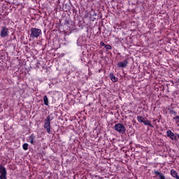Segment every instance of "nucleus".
<instances>
[{
    "mask_svg": "<svg viewBox=\"0 0 179 179\" xmlns=\"http://www.w3.org/2000/svg\"><path fill=\"white\" fill-rule=\"evenodd\" d=\"M105 48L106 50H111L112 48H111V45H106Z\"/></svg>",
    "mask_w": 179,
    "mask_h": 179,
    "instance_id": "obj_15",
    "label": "nucleus"
},
{
    "mask_svg": "<svg viewBox=\"0 0 179 179\" xmlns=\"http://www.w3.org/2000/svg\"><path fill=\"white\" fill-rule=\"evenodd\" d=\"M110 79L112 80V82H117V80H118V78H117L114 74L110 75Z\"/></svg>",
    "mask_w": 179,
    "mask_h": 179,
    "instance_id": "obj_11",
    "label": "nucleus"
},
{
    "mask_svg": "<svg viewBox=\"0 0 179 179\" xmlns=\"http://www.w3.org/2000/svg\"><path fill=\"white\" fill-rule=\"evenodd\" d=\"M51 116L48 115L45 120L44 128L46 129L48 134H51Z\"/></svg>",
    "mask_w": 179,
    "mask_h": 179,
    "instance_id": "obj_2",
    "label": "nucleus"
},
{
    "mask_svg": "<svg viewBox=\"0 0 179 179\" xmlns=\"http://www.w3.org/2000/svg\"><path fill=\"white\" fill-rule=\"evenodd\" d=\"M100 45H101L102 47H106V44L104 43V42H100Z\"/></svg>",
    "mask_w": 179,
    "mask_h": 179,
    "instance_id": "obj_19",
    "label": "nucleus"
},
{
    "mask_svg": "<svg viewBox=\"0 0 179 179\" xmlns=\"http://www.w3.org/2000/svg\"><path fill=\"white\" fill-rule=\"evenodd\" d=\"M171 175L172 177H173L174 178L179 179L178 174L177 173V171H176V170L171 169Z\"/></svg>",
    "mask_w": 179,
    "mask_h": 179,
    "instance_id": "obj_8",
    "label": "nucleus"
},
{
    "mask_svg": "<svg viewBox=\"0 0 179 179\" xmlns=\"http://www.w3.org/2000/svg\"><path fill=\"white\" fill-rule=\"evenodd\" d=\"M143 123H144V125H149V127H151V128H153V125H152V123H150L149 120H144Z\"/></svg>",
    "mask_w": 179,
    "mask_h": 179,
    "instance_id": "obj_12",
    "label": "nucleus"
},
{
    "mask_svg": "<svg viewBox=\"0 0 179 179\" xmlns=\"http://www.w3.org/2000/svg\"><path fill=\"white\" fill-rule=\"evenodd\" d=\"M42 34L41 29L37 28H31L30 38H38Z\"/></svg>",
    "mask_w": 179,
    "mask_h": 179,
    "instance_id": "obj_1",
    "label": "nucleus"
},
{
    "mask_svg": "<svg viewBox=\"0 0 179 179\" xmlns=\"http://www.w3.org/2000/svg\"><path fill=\"white\" fill-rule=\"evenodd\" d=\"M0 36L2 38L9 37V29L6 27H3L0 32Z\"/></svg>",
    "mask_w": 179,
    "mask_h": 179,
    "instance_id": "obj_4",
    "label": "nucleus"
},
{
    "mask_svg": "<svg viewBox=\"0 0 179 179\" xmlns=\"http://www.w3.org/2000/svg\"><path fill=\"white\" fill-rule=\"evenodd\" d=\"M34 139H36V136H34V134H31V135L29 136V143H30L31 145H34Z\"/></svg>",
    "mask_w": 179,
    "mask_h": 179,
    "instance_id": "obj_9",
    "label": "nucleus"
},
{
    "mask_svg": "<svg viewBox=\"0 0 179 179\" xmlns=\"http://www.w3.org/2000/svg\"><path fill=\"white\" fill-rule=\"evenodd\" d=\"M171 114H173V115H177V112H176V110H171Z\"/></svg>",
    "mask_w": 179,
    "mask_h": 179,
    "instance_id": "obj_17",
    "label": "nucleus"
},
{
    "mask_svg": "<svg viewBox=\"0 0 179 179\" xmlns=\"http://www.w3.org/2000/svg\"><path fill=\"white\" fill-rule=\"evenodd\" d=\"M43 103L45 106H48V104H50V101H48V97H47V95L43 96Z\"/></svg>",
    "mask_w": 179,
    "mask_h": 179,
    "instance_id": "obj_10",
    "label": "nucleus"
},
{
    "mask_svg": "<svg viewBox=\"0 0 179 179\" xmlns=\"http://www.w3.org/2000/svg\"><path fill=\"white\" fill-rule=\"evenodd\" d=\"M114 129L116 130V131L119 134H125V131H127L125 126L120 123L116 124L114 126Z\"/></svg>",
    "mask_w": 179,
    "mask_h": 179,
    "instance_id": "obj_3",
    "label": "nucleus"
},
{
    "mask_svg": "<svg viewBox=\"0 0 179 179\" xmlns=\"http://www.w3.org/2000/svg\"><path fill=\"white\" fill-rule=\"evenodd\" d=\"M159 178L160 179H166V177H164V176H163V175H159Z\"/></svg>",
    "mask_w": 179,
    "mask_h": 179,
    "instance_id": "obj_20",
    "label": "nucleus"
},
{
    "mask_svg": "<svg viewBox=\"0 0 179 179\" xmlns=\"http://www.w3.org/2000/svg\"><path fill=\"white\" fill-rule=\"evenodd\" d=\"M143 120H145V118L143 116H138L137 117V121L138 122H144Z\"/></svg>",
    "mask_w": 179,
    "mask_h": 179,
    "instance_id": "obj_13",
    "label": "nucleus"
},
{
    "mask_svg": "<svg viewBox=\"0 0 179 179\" xmlns=\"http://www.w3.org/2000/svg\"><path fill=\"white\" fill-rule=\"evenodd\" d=\"M22 148L24 149V150H27V149H29V144L24 143L22 145Z\"/></svg>",
    "mask_w": 179,
    "mask_h": 179,
    "instance_id": "obj_14",
    "label": "nucleus"
},
{
    "mask_svg": "<svg viewBox=\"0 0 179 179\" xmlns=\"http://www.w3.org/2000/svg\"><path fill=\"white\" fill-rule=\"evenodd\" d=\"M6 169L3 165L0 164V179H6Z\"/></svg>",
    "mask_w": 179,
    "mask_h": 179,
    "instance_id": "obj_5",
    "label": "nucleus"
},
{
    "mask_svg": "<svg viewBox=\"0 0 179 179\" xmlns=\"http://www.w3.org/2000/svg\"><path fill=\"white\" fill-rule=\"evenodd\" d=\"M155 174H157V176H161L162 174L160 173V172L157 171H154Z\"/></svg>",
    "mask_w": 179,
    "mask_h": 179,
    "instance_id": "obj_18",
    "label": "nucleus"
},
{
    "mask_svg": "<svg viewBox=\"0 0 179 179\" xmlns=\"http://www.w3.org/2000/svg\"><path fill=\"white\" fill-rule=\"evenodd\" d=\"M118 68H127L128 66V60L126 59L117 64Z\"/></svg>",
    "mask_w": 179,
    "mask_h": 179,
    "instance_id": "obj_7",
    "label": "nucleus"
},
{
    "mask_svg": "<svg viewBox=\"0 0 179 179\" xmlns=\"http://www.w3.org/2000/svg\"><path fill=\"white\" fill-rule=\"evenodd\" d=\"M166 134L167 136H169V138H171L172 141H177V136H176V135L174 134V133H173V131H171V130H168L166 131Z\"/></svg>",
    "mask_w": 179,
    "mask_h": 179,
    "instance_id": "obj_6",
    "label": "nucleus"
},
{
    "mask_svg": "<svg viewBox=\"0 0 179 179\" xmlns=\"http://www.w3.org/2000/svg\"><path fill=\"white\" fill-rule=\"evenodd\" d=\"M173 120H176V124H179V116H176L173 118Z\"/></svg>",
    "mask_w": 179,
    "mask_h": 179,
    "instance_id": "obj_16",
    "label": "nucleus"
}]
</instances>
